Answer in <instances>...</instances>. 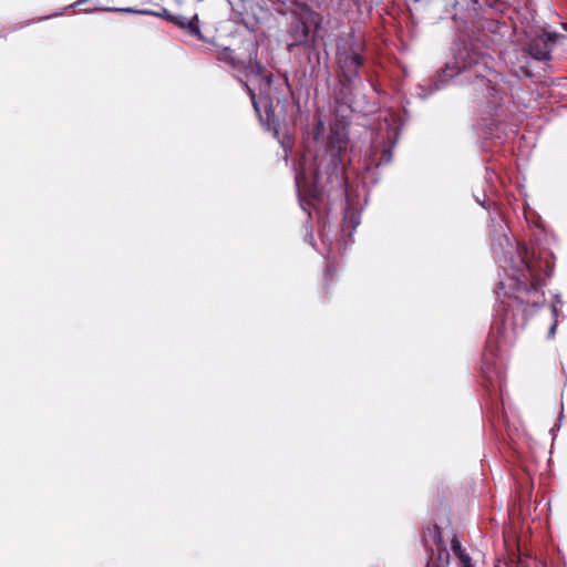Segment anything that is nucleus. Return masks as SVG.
Returning <instances> with one entry per match:
<instances>
[{"instance_id": "obj_24", "label": "nucleus", "mask_w": 567, "mask_h": 567, "mask_svg": "<svg viewBox=\"0 0 567 567\" xmlns=\"http://www.w3.org/2000/svg\"><path fill=\"white\" fill-rule=\"evenodd\" d=\"M357 4H369L371 6L373 3V0H353Z\"/></svg>"}, {"instance_id": "obj_21", "label": "nucleus", "mask_w": 567, "mask_h": 567, "mask_svg": "<svg viewBox=\"0 0 567 567\" xmlns=\"http://www.w3.org/2000/svg\"><path fill=\"white\" fill-rule=\"evenodd\" d=\"M189 21V19L185 18V17H178L176 19V23L183 28V29H186V22Z\"/></svg>"}, {"instance_id": "obj_14", "label": "nucleus", "mask_w": 567, "mask_h": 567, "mask_svg": "<svg viewBox=\"0 0 567 567\" xmlns=\"http://www.w3.org/2000/svg\"><path fill=\"white\" fill-rule=\"evenodd\" d=\"M93 10L107 11V12L141 13V14L151 13V11H148V10H134L132 8H115V7H106V6H100V4H95ZM89 11H92V9H89Z\"/></svg>"}, {"instance_id": "obj_9", "label": "nucleus", "mask_w": 567, "mask_h": 567, "mask_svg": "<svg viewBox=\"0 0 567 567\" xmlns=\"http://www.w3.org/2000/svg\"><path fill=\"white\" fill-rule=\"evenodd\" d=\"M217 59L227 63L236 74H243L246 78L260 76L264 71V66L258 61L238 59L229 47L218 49Z\"/></svg>"}, {"instance_id": "obj_27", "label": "nucleus", "mask_w": 567, "mask_h": 567, "mask_svg": "<svg viewBox=\"0 0 567 567\" xmlns=\"http://www.w3.org/2000/svg\"><path fill=\"white\" fill-rule=\"evenodd\" d=\"M331 271H332L331 266H328V268H327V270H326L324 276H326V277L330 276V275H331Z\"/></svg>"}, {"instance_id": "obj_20", "label": "nucleus", "mask_w": 567, "mask_h": 567, "mask_svg": "<svg viewBox=\"0 0 567 567\" xmlns=\"http://www.w3.org/2000/svg\"><path fill=\"white\" fill-rule=\"evenodd\" d=\"M557 323H558V321L555 319V320L553 321L551 326L549 327L548 336H547V337H548V339L554 338L555 332H556V329H557Z\"/></svg>"}, {"instance_id": "obj_28", "label": "nucleus", "mask_w": 567, "mask_h": 567, "mask_svg": "<svg viewBox=\"0 0 567 567\" xmlns=\"http://www.w3.org/2000/svg\"><path fill=\"white\" fill-rule=\"evenodd\" d=\"M312 238H313V235H312V234H310V235H308V236L306 237V239H307L310 244H312Z\"/></svg>"}, {"instance_id": "obj_6", "label": "nucleus", "mask_w": 567, "mask_h": 567, "mask_svg": "<svg viewBox=\"0 0 567 567\" xmlns=\"http://www.w3.org/2000/svg\"><path fill=\"white\" fill-rule=\"evenodd\" d=\"M365 50L363 37L353 32L340 35L337 41L336 63L340 72V89L336 93V101L340 104L351 106L354 101V91L362 82Z\"/></svg>"}, {"instance_id": "obj_3", "label": "nucleus", "mask_w": 567, "mask_h": 567, "mask_svg": "<svg viewBox=\"0 0 567 567\" xmlns=\"http://www.w3.org/2000/svg\"><path fill=\"white\" fill-rule=\"evenodd\" d=\"M346 143L343 141L338 140L334 144L330 137V145L326 154L328 164L324 166V172L322 171V163H320L310 176L306 168V158L300 163L299 171L295 176V183L300 207L309 216L311 215L310 208L318 209V206L323 203L324 196H330L333 188H342L344 186V176L341 167V153Z\"/></svg>"}, {"instance_id": "obj_25", "label": "nucleus", "mask_w": 567, "mask_h": 567, "mask_svg": "<svg viewBox=\"0 0 567 567\" xmlns=\"http://www.w3.org/2000/svg\"><path fill=\"white\" fill-rule=\"evenodd\" d=\"M554 303H556L557 306L563 303L561 298H560V295H555V301H554Z\"/></svg>"}, {"instance_id": "obj_11", "label": "nucleus", "mask_w": 567, "mask_h": 567, "mask_svg": "<svg viewBox=\"0 0 567 567\" xmlns=\"http://www.w3.org/2000/svg\"><path fill=\"white\" fill-rule=\"evenodd\" d=\"M481 371L488 384L486 388L494 386V382L501 378V369L495 360V353L491 349H486L483 359Z\"/></svg>"}, {"instance_id": "obj_33", "label": "nucleus", "mask_w": 567, "mask_h": 567, "mask_svg": "<svg viewBox=\"0 0 567 567\" xmlns=\"http://www.w3.org/2000/svg\"><path fill=\"white\" fill-rule=\"evenodd\" d=\"M543 567H546V565H543Z\"/></svg>"}, {"instance_id": "obj_19", "label": "nucleus", "mask_w": 567, "mask_h": 567, "mask_svg": "<svg viewBox=\"0 0 567 567\" xmlns=\"http://www.w3.org/2000/svg\"><path fill=\"white\" fill-rule=\"evenodd\" d=\"M321 240L324 245L328 246V250H330L332 247V239L330 237H328L324 229L321 230Z\"/></svg>"}, {"instance_id": "obj_7", "label": "nucleus", "mask_w": 567, "mask_h": 567, "mask_svg": "<svg viewBox=\"0 0 567 567\" xmlns=\"http://www.w3.org/2000/svg\"><path fill=\"white\" fill-rule=\"evenodd\" d=\"M378 121L377 142L383 144V150L379 158L371 159L377 167L392 161V148L396 145L401 131L399 116L390 111L380 112Z\"/></svg>"}, {"instance_id": "obj_2", "label": "nucleus", "mask_w": 567, "mask_h": 567, "mask_svg": "<svg viewBox=\"0 0 567 567\" xmlns=\"http://www.w3.org/2000/svg\"><path fill=\"white\" fill-rule=\"evenodd\" d=\"M489 60V56L467 47L458 49L432 79L415 86L413 95L424 101L451 81L460 85L471 84L477 96L482 94L480 103L485 109L483 112L494 117L502 105L506 86L504 76L488 65Z\"/></svg>"}, {"instance_id": "obj_10", "label": "nucleus", "mask_w": 567, "mask_h": 567, "mask_svg": "<svg viewBox=\"0 0 567 567\" xmlns=\"http://www.w3.org/2000/svg\"><path fill=\"white\" fill-rule=\"evenodd\" d=\"M243 8V19L245 21L254 20L256 23H262L270 19L271 10L276 11L275 0H239Z\"/></svg>"}, {"instance_id": "obj_18", "label": "nucleus", "mask_w": 567, "mask_h": 567, "mask_svg": "<svg viewBox=\"0 0 567 567\" xmlns=\"http://www.w3.org/2000/svg\"><path fill=\"white\" fill-rule=\"evenodd\" d=\"M485 127L488 130L489 134L492 135V137H494V126L497 127L498 126V122L497 120L495 118H492V122L491 123H486L484 124ZM495 137L501 140V135L499 134H495Z\"/></svg>"}, {"instance_id": "obj_8", "label": "nucleus", "mask_w": 567, "mask_h": 567, "mask_svg": "<svg viewBox=\"0 0 567 567\" xmlns=\"http://www.w3.org/2000/svg\"><path fill=\"white\" fill-rule=\"evenodd\" d=\"M423 542L430 553V561L426 567H449L450 551L442 539V530L437 525L427 528Z\"/></svg>"}, {"instance_id": "obj_32", "label": "nucleus", "mask_w": 567, "mask_h": 567, "mask_svg": "<svg viewBox=\"0 0 567 567\" xmlns=\"http://www.w3.org/2000/svg\"><path fill=\"white\" fill-rule=\"evenodd\" d=\"M228 2H229L230 4H233V6H234V3H233V1H231V0H228Z\"/></svg>"}, {"instance_id": "obj_23", "label": "nucleus", "mask_w": 567, "mask_h": 567, "mask_svg": "<svg viewBox=\"0 0 567 567\" xmlns=\"http://www.w3.org/2000/svg\"><path fill=\"white\" fill-rule=\"evenodd\" d=\"M477 203L481 204L485 209H489L492 203L487 202L485 198L481 200L478 197L476 198Z\"/></svg>"}, {"instance_id": "obj_13", "label": "nucleus", "mask_w": 567, "mask_h": 567, "mask_svg": "<svg viewBox=\"0 0 567 567\" xmlns=\"http://www.w3.org/2000/svg\"><path fill=\"white\" fill-rule=\"evenodd\" d=\"M360 224V217L355 212L351 209H346L342 223V231L349 237L343 240L342 248L346 249L348 244L352 243V234Z\"/></svg>"}, {"instance_id": "obj_17", "label": "nucleus", "mask_w": 567, "mask_h": 567, "mask_svg": "<svg viewBox=\"0 0 567 567\" xmlns=\"http://www.w3.org/2000/svg\"><path fill=\"white\" fill-rule=\"evenodd\" d=\"M456 557L458 558L460 564L463 567H473L472 559L465 550L463 553L458 554Z\"/></svg>"}, {"instance_id": "obj_31", "label": "nucleus", "mask_w": 567, "mask_h": 567, "mask_svg": "<svg viewBox=\"0 0 567 567\" xmlns=\"http://www.w3.org/2000/svg\"><path fill=\"white\" fill-rule=\"evenodd\" d=\"M280 145H282V147L286 150V145H285L284 141H280Z\"/></svg>"}, {"instance_id": "obj_5", "label": "nucleus", "mask_w": 567, "mask_h": 567, "mask_svg": "<svg viewBox=\"0 0 567 567\" xmlns=\"http://www.w3.org/2000/svg\"><path fill=\"white\" fill-rule=\"evenodd\" d=\"M235 76L250 96L260 124L277 137L281 124L277 110L279 109L282 114L286 113L287 96L291 93L288 79L285 78L281 83L275 85L272 75H264V72L260 76H248V81L257 85L258 93H256L247 81Z\"/></svg>"}, {"instance_id": "obj_30", "label": "nucleus", "mask_w": 567, "mask_h": 567, "mask_svg": "<svg viewBox=\"0 0 567 567\" xmlns=\"http://www.w3.org/2000/svg\"><path fill=\"white\" fill-rule=\"evenodd\" d=\"M563 28H564L565 31H567V23H564Z\"/></svg>"}, {"instance_id": "obj_12", "label": "nucleus", "mask_w": 567, "mask_h": 567, "mask_svg": "<svg viewBox=\"0 0 567 567\" xmlns=\"http://www.w3.org/2000/svg\"><path fill=\"white\" fill-rule=\"evenodd\" d=\"M529 54L538 61H547L550 59L549 39L545 35L536 37L528 44Z\"/></svg>"}, {"instance_id": "obj_29", "label": "nucleus", "mask_w": 567, "mask_h": 567, "mask_svg": "<svg viewBox=\"0 0 567 567\" xmlns=\"http://www.w3.org/2000/svg\"><path fill=\"white\" fill-rule=\"evenodd\" d=\"M344 188H346V185L342 188H340V189L344 190V193H347V189H344ZM346 197H349V194H346Z\"/></svg>"}, {"instance_id": "obj_16", "label": "nucleus", "mask_w": 567, "mask_h": 567, "mask_svg": "<svg viewBox=\"0 0 567 567\" xmlns=\"http://www.w3.org/2000/svg\"><path fill=\"white\" fill-rule=\"evenodd\" d=\"M451 547L455 556L464 551L462 544L455 534L452 535Z\"/></svg>"}, {"instance_id": "obj_26", "label": "nucleus", "mask_w": 567, "mask_h": 567, "mask_svg": "<svg viewBox=\"0 0 567 567\" xmlns=\"http://www.w3.org/2000/svg\"><path fill=\"white\" fill-rule=\"evenodd\" d=\"M89 0H79L76 1L75 3L71 4L70 8H73V7H76V6H80V4H83L85 2H87Z\"/></svg>"}, {"instance_id": "obj_4", "label": "nucleus", "mask_w": 567, "mask_h": 567, "mask_svg": "<svg viewBox=\"0 0 567 567\" xmlns=\"http://www.w3.org/2000/svg\"><path fill=\"white\" fill-rule=\"evenodd\" d=\"M276 12L285 18L282 39L288 52L296 49H316L317 33L322 23L319 12L309 7L306 0H275Z\"/></svg>"}, {"instance_id": "obj_15", "label": "nucleus", "mask_w": 567, "mask_h": 567, "mask_svg": "<svg viewBox=\"0 0 567 567\" xmlns=\"http://www.w3.org/2000/svg\"><path fill=\"white\" fill-rule=\"evenodd\" d=\"M186 30L190 35L196 37L198 40H205L204 35L200 32L199 20L197 16L193 17L192 19H189V21L186 22Z\"/></svg>"}, {"instance_id": "obj_1", "label": "nucleus", "mask_w": 567, "mask_h": 567, "mask_svg": "<svg viewBox=\"0 0 567 567\" xmlns=\"http://www.w3.org/2000/svg\"><path fill=\"white\" fill-rule=\"evenodd\" d=\"M491 249L499 267L505 271L496 289L498 303L495 307V323H499L504 338L524 330L528 318L544 305L543 287L554 272L551 254L539 259L523 256L511 241L507 226L501 216L491 218Z\"/></svg>"}, {"instance_id": "obj_22", "label": "nucleus", "mask_w": 567, "mask_h": 567, "mask_svg": "<svg viewBox=\"0 0 567 567\" xmlns=\"http://www.w3.org/2000/svg\"><path fill=\"white\" fill-rule=\"evenodd\" d=\"M551 313H553L554 320L556 319L558 321L559 310H558V306L556 303L551 305Z\"/></svg>"}]
</instances>
